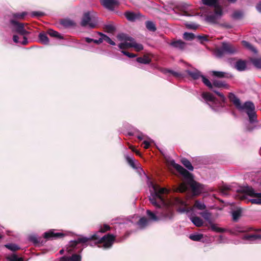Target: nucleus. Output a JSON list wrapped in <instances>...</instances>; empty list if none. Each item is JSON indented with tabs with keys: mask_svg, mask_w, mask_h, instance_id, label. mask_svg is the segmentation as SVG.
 I'll list each match as a JSON object with an SVG mask.
<instances>
[{
	"mask_svg": "<svg viewBox=\"0 0 261 261\" xmlns=\"http://www.w3.org/2000/svg\"><path fill=\"white\" fill-rule=\"evenodd\" d=\"M228 98L238 110L240 111H246L250 123L257 122V115L255 111V106L252 102L248 101H246L243 105H242L240 99L232 93H229Z\"/></svg>",
	"mask_w": 261,
	"mask_h": 261,
	"instance_id": "obj_1",
	"label": "nucleus"
},
{
	"mask_svg": "<svg viewBox=\"0 0 261 261\" xmlns=\"http://www.w3.org/2000/svg\"><path fill=\"white\" fill-rule=\"evenodd\" d=\"M98 239V237L96 234H94L89 237H79L76 240L71 241L69 242V244L67 245L66 251L68 253L71 254L73 252H75L76 249L80 248L78 246L79 244H82L83 246L84 244L90 241Z\"/></svg>",
	"mask_w": 261,
	"mask_h": 261,
	"instance_id": "obj_2",
	"label": "nucleus"
},
{
	"mask_svg": "<svg viewBox=\"0 0 261 261\" xmlns=\"http://www.w3.org/2000/svg\"><path fill=\"white\" fill-rule=\"evenodd\" d=\"M238 51V47L226 42H223L221 46L215 50V55L218 58L222 57L224 55H233Z\"/></svg>",
	"mask_w": 261,
	"mask_h": 261,
	"instance_id": "obj_3",
	"label": "nucleus"
},
{
	"mask_svg": "<svg viewBox=\"0 0 261 261\" xmlns=\"http://www.w3.org/2000/svg\"><path fill=\"white\" fill-rule=\"evenodd\" d=\"M237 192L239 194H245L250 197L255 198L249 199L248 202H250L252 204H261V193H255L251 187H242L237 190Z\"/></svg>",
	"mask_w": 261,
	"mask_h": 261,
	"instance_id": "obj_4",
	"label": "nucleus"
},
{
	"mask_svg": "<svg viewBox=\"0 0 261 261\" xmlns=\"http://www.w3.org/2000/svg\"><path fill=\"white\" fill-rule=\"evenodd\" d=\"M237 192L239 194H245L250 197L255 198L249 199L248 202H250L252 204H261V193H255L251 187H242L237 190Z\"/></svg>",
	"mask_w": 261,
	"mask_h": 261,
	"instance_id": "obj_5",
	"label": "nucleus"
},
{
	"mask_svg": "<svg viewBox=\"0 0 261 261\" xmlns=\"http://www.w3.org/2000/svg\"><path fill=\"white\" fill-rule=\"evenodd\" d=\"M189 185L192 189V192L195 195H198L201 192L202 185L192 179L189 181L187 184L183 182L181 183L177 189V191L182 193L186 192L188 190V185Z\"/></svg>",
	"mask_w": 261,
	"mask_h": 261,
	"instance_id": "obj_6",
	"label": "nucleus"
},
{
	"mask_svg": "<svg viewBox=\"0 0 261 261\" xmlns=\"http://www.w3.org/2000/svg\"><path fill=\"white\" fill-rule=\"evenodd\" d=\"M98 24L97 18L91 15L90 12H87L83 14L81 22V25L83 27L88 26L90 29L96 28Z\"/></svg>",
	"mask_w": 261,
	"mask_h": 261,
	"instance_id": "obj_7",
	"label": "nucleus"
},
{
	"mask_svg": "<svg viewBox=\"0 0 261 261\" xmlns=\"http://www.w3.org/2000/svg\"><path fill=\"white\" fill-rule=\"evenodd\" d=\"M97 237L98 239L95 240L97 241L95 244H103L102 247L105 249L111 248L115 240V236L110 233H108L101 238L98 236Z\"/></svg>",
	"mask_w": 261,
	"mask_h": 261,
	"instance_id": "obj_8",
	"label": "nucleus"
},
{
	"mask_svg": "<svg viewBox=\"0 0 261 261\" xmlns=\"http://www.w3.org/2000/svg\"><path fill=\"white\" fill-rule=\"evenodd\" d=\"M169 164L173 167L187 181V182L193 178V176L187 170L183 168L181 165L176 164L173 160L169 162Z\"/></svg>",
	"mask_w": 261,
	"mask_h": 261,
	"instance_id": "obj_9",
	"label": "nucleus"
},
{
	"mask_svg": "<svg viewBox=\"0 0 261 261\" xmlns=\"http://www.w3.org/2000/svg\"><path fill=\"white\" fill-rule=\"evenodd\" d=\"M10 23L14 27L15 31L22 36H27L30 34V32L24 29V26L28 23H21L15 19H10Z\"/></svg>",
	"mask_w": 261,
	"mask_h": 261,
	"instance_id": "obj_10",
	"label": "nucleus"
},
{
	"mask_svg": "<svg viewBox=\"0 0 261 261\" xmlns=\"http://www.w3.org/2000/svg\"><path fill=\"white\" fill-rule=\"evenodd\" d=\"M222 15V10L220 6H216L214 8V14L208 15L206 16V21L211 23H216L219 17Z\"/></svg>",
	"mask_w": 261,
	"mask_h": 261,
	"instance_id": "obj_11",
	"label": "nucleus"
},
{
	"mask_svg": "<svg viewBox=\"0 0 261 261\" xmlns=\"http://www.w3.org/2000/svg\"><path fill=\"white\" fill-rule=\"evenodd\" d=\"M173 216L172 208L169 206H165L161 209L159 218L165 220H171Z\"/></svg>",
	"mask_w": 261,
	"mask_h": 261,
	"instance_id": "obj_12",
	"label": "nucleus"
},
{
	"mask_svg": "<svg viewBox=\"0 0 261 261\" xmlns=\"http://www.w3.org/2000/svg\"><path fill=\"white\" fill-rule=\"evenodd\" d=\"M100 2L105 8L111 11H113L119 5L117 0H100Z\"/></svg>",
	"mask_w": 261,
	"mask_h": 261,
	"instance_id": "obj_13",
	"label": "nucleus"
},
{
	"mask_svg": "<svg viewBox=\"0 0 261 261\" xmlns=\"http://www.w3.org/2000/svg\"><path fill=\"white\" fill-rule=\"evenodd\" d=\"M152 188L154 191V194L160 200L163 202L164 198L162 196V194L168 193V190L165 188H161L159 185L152 184Z\"/></svg>",
	"mask_w": 261,
	"mask_h": 261,
	"instance_id": "obj_14",
	"label": "nucleus"
},
{
	"mask_svg": "<svg viewBox=\"0 0 261 261\" xmlns=\"http://www.w3.org/2000/svg\"><path fill=\"white\" fill-rule=\"evenodd\" d=\"M65 236V234L62 232H54L53 231H48L45 232L44 233V237L45 239H48V240H51L54 238L57 239V238H63Z\"/></svg>",
	"mask_w": 261,
	"mask_h": 261,
	"instance_id": "obj_15",
	"label": "nucleus"
},
{
	"mask_svg": "<svg viewBox=\"0 0 261 261\" xmlns=\"http://www.w3.org/2000/svg\"><path fill=\"white\" fill-rule=\"evenodd\" d=\"M247 67V62L241 59L237 61L235 64V68L240 71H244Z\"/></svg>",
	"mask_w": 261,
	"mask_h": 261,
	"instance_id": "obj_16",
	"label": "nucleus"
},
{
	"mask_svg": "<svg viewBox=\"0 0 261 261\" xmlns=\"http://www.w3.org/2000/svg\"><path fill=\"white\" fill-rule=\"evenodd\" d=\"M141 16L140 13H135L131 12H126L125 16L127 20L131 21H134L136 19H139Z\"/></svg>",
	"mask_w": 261,
	"mask_h": 261,
	"instance_id": "obj_17",
	"label": "nucleus"
},
{
	"mask_svg": "<svg viewBox=\"0 0 261 261\" xmlns=\"http://www.w3.org/2000/svg\"><path fill=\"white\" fill-rule=\"evenodd\" d=\"M213 87L218 88H224L225 89H228L229 88V86L224 81L217 80L213 81Z\"/></svg>",
	"mask_w": 261,
	"mask_h": 261,
	"instance_id": "obj_18",
	"label": "nucleus"
},
{
	"mask_svg": "<svg viewBox=\"0 0 261 261\" xmlns=\"http://www.w3.org/2000/svg\"><path fill=\"white\" fill-rule=\"evenodd\" d=\"M170 45L174 48L182 50L185 47L186 43L184 41L179 40L171 42L170 43Z\"/></svg>",
	"mask_w": 261,
	"mask_h": 261,
	"instance_id": "obj_19",
	"label": "nucleus"
},
{
	"mask_svg": "<svg viewBox=\"0 0 261 261\" xmlns=\"http://www.w3.org/2000/svg\"><path fill=\"white\" fill-rule=\"evenodd\" d=\"M201 96L206 102H215L217 100V98L214 97L212 94L209 92H203L202 93Z\"/></svg>",
	"mask_w": 261,
	"mask_h": 261,
	"instance_id": "obj_20",
	"label": "nucleus"
},
{
	"mask_svg": "<svg viewBox=\"0 0 261 261\" xmlns=\"http://www.w3.org/2000/svg\"><path fill=\"white\" fill-rule=\"evenodd\" d=\"M186 72L187 74L191 77L193 80H197L202 75L200 74V72L198 70H187Z\"/></svg>",
	"mask_w": 261,
	"mask_h": 261,
	"instance_id": "obj_21",
	"label": "nucleus"
},
{
	"mask_svg": "<svg viewBox=\"0 0 261 261\" xmlns=\"http://www.w3.org/2000/svg\"><path fill=\"white\" fill-rule=\"evenodd\" d=\"M191 221L197 227H201L203 225L202 220L197 216H194L190 218Z\"/></svg>",
	"mask_w": 261,
	"mask_h": 261,
	"instance_id": "obj_22",
	"label": "nucleus"
},
{
	"mask_svg": "<svg viewBox=\"0 0 261 261\" xmlns=\"http://www.w3.org/2000/svg\"><path fill=\"white\" fill-rule=\"evenodd\" d=\"M27 15V12H22L21 13H15L12 14L13 18L12 19H15L17 21L23 20L25 16Z\"/></svg>",
	"mask_w": 261,
	"mask_h": 261,
	"instance_id": "obj_23",
	"label": "nucleus"
},
{
	"mask_svg": "<svg viewBox=\"0 0 261 261\" xmlns=\"http://www.w3.org/2000/svg\"><path fill=\"white\" fill-rule=\"evenodd\" d=\"M136 61L142 64H147L151 62V60L147 56L144 55L143 57H140L137 58Z\"/></svg>",
	"mask_w": 261,
	"mask_h": 261,
	"instance_id": "obj_24",
	"label": "nucleus"
},
{
	"mask_svg": "<svg viewBox=\"0 0 261 261\" xmlns=\"http://www.w3.org/2000/svg\"><path fill=\"white\" fill-rule=\"evenodd\" d=\"M182 164L190 171H193L194 168L191 162L186 158H182L180 161Z\"/></svg>",
	"mask_w": 261,
	"mask_h": 261,
	"instance_id": "obj_25",
	"label": "nucleus"
},
{
	"mask_svg": "<svg viewBox=\"0 0 261 261\" xmlns=\"http://www.w3.org/2000/svg\"><path fill=\"white\" fill-rule=\"evenodd\" d=\"M117 38L121 41H129L130 42H133L135 40L133 37L123 33L118 35Z\"/></svg>",
	"mask_w": 261,
	"mask_h": 261,
	"instance_id": "obj_26",
	"label": "nucleus"
},
{
	"mask_svg": "<svg viewBox=\"0 0 261 261\" xmlns=\"http://www.w3.org/2000/svg\"><path fill=\"white\" fill-rule=\"evenodd\" d=\"M146 214L148 219L150 221H158L160 219L159 217L157 216L155 213H153L150 210H147Z\"/></svg>",
	"mask_w": 261,
	"mask_h": 261,
	"instance_id": "obj_27",
	"label": "nucleus"
},
{
	"mask_svg": "<svg viewBox=\"0 0 261 261\" xmlns=\"http://www.w3.org/2000/svg\"><path fill=\"white\" fill-rule=\"evenodd\" d=\"M47 34L52 37H55L59 39H63V37L58 32L54 31L52 29H49L47 31Z\"/></svg>",
	"mask_w": 261,
	"mask_h": 261,
	"instance_id": "obj_28",
	"label": "nucleus"
},
{
	"mask_svg": "<svg viewBox=\"0 0 261 261\" xmlns=\"http://www.w3.org/2000/svg\"><path fill=\"white\" fill-rule=\"evenodd\" d=\"M243 239L250 241L261 239V234H246L243 237Z\"/></svg>",
	"mask_w": 261,
	"mask_h": 261,
	"instance_id": "obj_29",
	"label": "nucleus"
},
{
	"mask_svg": "<svg viewBox=\"0 0 261 261\" xmlns=\"http://www.w3.org/2000/svg\"><path fill=\"white\" fill-rule=\"evenodd\" d=\"M145 26L147 29L151 32H155L156 30L155 24L153 21H146Z\"/></svg>",
	"mask_w": 261,
	"mask_h": 261,
	"instance_id": "obj_30",
	"label": "nucleus"
},
{
	"mask_svg": "<svg viewBox=\"0 0 261 261\" xmlns=\"http://www.w3.org/2000/svg\"><path fill=\"white\" fill-rule=\"evenodd\" d=\"M39 39L42 43L46 45L49 44V39L45 33H40L39 35Z\"/></svg>",
	"mask_w": 261,
	"mask_h": 261,
	"instance_id": "obj_31",
	"label": "nucleus"
},
{
	"mask_svg": "<svg viewBox=\"0 0 261 261\" xmlns=\"http://www.w3.org/2000/svg\"><path fill=\"white\" fill-rule=\"evenodd\" d=\"M212 73L213 76L218 78L228 77V74L225 72L213 71Z\"/></svg>",
	"mask_w": 261,
	"mask_h": 261,
	"instance_id": "obj_32",
	"label": "nucleus"
},
{
	"mask_svg": "<svg viewBox=\"0 0 261 261\" xmlns=\"http://www.w3.org/2000/svg\"><path fill=\"white\" fill-rule=\"evenodd\" d=\"M208 224L210 225L211 229L215 232L223 233L225 231L224 228L218 227L216 224H214L212 221L211 223Z\"/></svg>",
	"mask_w": 261,
	"mask_h": 261,
	"instance_id": "obj_33",
	"label": "nucleus"
},
{
	"mask_svg": "<svg viewBox=\"0 0 261 261\" xmlns=\"http://www.w3.org/2000/svg\"><path fill=\"white\" fill-rule=\"evenodd\" d=\"M200 215L208 223H211L212 222L211 216L212 214L207 211H205L200 213Z\"/></svg>",
	"mask_w": 261,
	"mask_h": 261,
	"instance_id": "obj_34",
	"label": "nucleus"
},
{
	"mask_svg": "<svg viewBox=\"0 0 261 261\" xmlns=\"http://www.w3.org/2000/svg\"><path fill=\"white\" fill-rule=\"evenodd\" d=\"M98 34L100 37H102L103 41H106L107 43H109L111 45H115V43L113 40H112V39L109 37H108L106 35H105L101 32H98Z\"/></svg>",
	"mask_w": 261,
	"mask_h": 261,
	"instance_id": "obj_35",
	"label": "nucleus"
},
{
	"mask_svg": "<svg viewBox=\"0 0 261 261\" xmlns=\"http://www.w3.org/2000/svg\"><path fill=\"white\" fill-rule=\"evenodd\" d=\"M193 206L194 208H197L199 210H203L206 208L205 205L199 200H196L195 201Z\"/></svg>",
	"mask_w": 261,
	"mask_h": 261,
	"instance_id": "obj_36",
	"label": "nucleus"
},
{
	"mask_svg": "<svg viewBox=\"0 0 261 261\" xmlns=\"http://www.w3.org/2000/svg\"><path fill=\"white\" fill-rule=\"evenodd\" d=\"M242 211L240 208L233 211L232 213L233 220L237 221L241 216Z\"/></svg>",
	"mask_w": 261,
	"mask_h": 261,
	"instance_id": "obj_37",
	"label": "nucleus"
},
{
	"mask_svg": "<svg viewBox=\"0 0 261 261\" xmlns=\"http://www.w3.org/2000/svg\"><path fill=\"white\" fill-rule=\"evenodd\" d=\"M203 236L202 234H191L189 236V239L194 241H199Z\"/></svg>",
	"mask_w": 261,
	"mask_h": 261,
	"instance_id": "obj_38",
	"label": "nucleus"
},
{
	"mask_svg": "<svg viewBox=\"0 0 261 261\" xmlns=\"http://www.w3.org/2000/svg\"><path fill=\"white\" fill-rule=\"evenodd\" d=\"M183 38L186 40L191 41L195 38V36L192 33L185 32L183 34Z\"/></svg>",
	"mask_w": 261,
	"mask_h": 261,
	"instance_id": "obj_39",
	"label": "nucleus"
},
{
	"mask_svg": "<svg viewBox=\"0 0 261 261\" xmlns=\"http://www.w3.org/2000/svg\"><path fill=\"white\" fill-rule=\"evenodd\" d=\"M202 82L206 85L210 89H213V83H212L208 79L206 78L204 75L201 76Z\"/></svg>",
	"mask_w": 261,
	"mask_h": 261,
	"instance_id": "obj_40",
	"label": "nucleus"
},
{
	"mask_svg": "<svg viewBox=\"0 0 261 261\" xmlns=\"http://www.w3.org/2000/svg\"><path fill=\"white\" fill-rule=\"evenodd\" d=\"M7 259L8 261H23V258L19 257L15 254H13L12 255L8 256Z\"/></svg>",
	"mask_w": 261,
	"mask_h": 261,
	"instance_id": "obj_41",
	"label": "nucleus"
},
{
	"mask_svg": "<svg viewBox=\"0 0 261 261\" xmlns=\"http://www.w3.org/2000/svg\"><path fill=\"white\" fill-rule=\"evenodd\" d=\"M132 47H134L137 51H140L143 49V45L141 44H140V43H137L135 41V40H134L132 42Z\"/></svg>",
	"mask_w": 261,
	"mask_h": 261,
	"instance_id": "obj_42",
	"label": "nucleus"
},
{
	"mask_svg": "<svg viewBox=\"0 0 261 261\" xmlns=\"http://www.w3.org/2000/svg\"><path fill=\"white\" fill-rule=\"evenodd\" d=\"M61 24L66 27H71L74 25L73 21L69 19H63L61 22Z\"/></svg>",
	"mask_w": 261,
	"mask_h": 261,
	"instance_id": "obj_43",
	"label": "nucleus"
},
{
	"mask_svg": "<svg viewBox=\"0 0 261 261\" xmlns=\"http://www.w3.org/2000/svg\"><path fill=\"white\" fill-rule=\"evenodd\" d=\"M111 229L110 226L108 224H104L103 226H101L98 231H97L95 234L98 236V233L99 232L105 233Z\"/></svg>",
	"mask_w": 261,
	"mask_h": 261,
	"instance_id": "obj_44",
	"label": "nucleus"
},
{
	"mask_svg": "<svg viewBox=\"0 0 261 261\" xmlns=\"http://www.w3.org/2000/svg\"><path fill=\"white\" fill-rule=\"evenodd\" d=\"M148 224V220L145 217L141 218L138 222V224L141 227H144Z\"/></svg>",
	"mask_w": 261,
	"mask_h": 261,
	"instance_id": "obj_45",
	"label": "nucleus"
},
{
	"mask_svg": "<svg viewBox=\"0 0 261 261\" xmlns=\"http://www.w3.org/2000/svg\"><path fill=\"white\" fill-rule=\"evenodd\" d=\"M29 240L31 242H33L35 245H39L40 243L41 238H38L35 236H31L30 237Z\"/></svg>",
	"mask_w": 261,
	"mask_h": 261,
	"instance_id": "obj_46",
	"label": "nucleus"
},
{
	"mask_svg": "<svg viewBox=\"0 0 261 261\" xmlns=\"http://www.w3.org/2000/svg\"><path fill=\"white\" fill-rule=\"evenodd\" d=\"M164 73H171L173 76H174L175 77L180 78L182 77V74L179 73L176 71H174L172 70H169V69H165Z\"/></svg>",
	"mask_w": 261,
	"mask_h": 261,
	"instance_id": "obj_47",
	"label": "nucleus"
},
{
	"mask_svg": "<svg viewBox=\"0 0 261 261\" xmlns=\"http://www.w3.org/2000/svg\"><path fill=\"white\" fill-rule=\"evenodd\" d=\"M120 49H124L126 48H130L132 47V42H123L121 43L118 45Z\"/></svg>",
	"mask_w": 261,
	"mask_h": 261,
	"instance_id": "obj_48",
	"label": "nucleus"
},
{
	"mask_svg": "<svg viewBox=\"0 0 261 261\" xmlns=\"http://www.w3.org/2000/svg\"><path fill=\"white\" fill-rule=\"evenodd\" d=\"M203 3L204 5L210 6H214V8L216 6H218L216 3L217 0H202Z\"/></svg>",
	"mask_w": 261,
	"mask_h": 261,
	"instance_id": "obj_49",
	"label": "nucleus"
},
{
	"mask_svg": "<svg viewBox=\"0 0 261 261\" xmlns=\"http://www.w3.org/2000/svg\"><path fill=\"white\" fill-rule=\"evenodd\" d=\"M70 261H81L82 256L76 253L73 254L71 256L69 257Z\"/></svg>",
	"mask_w": 261,
	"mask_h": 261,
	"instance_id": "obj_50",
	"label": "nucleus"
},
{
	"mask_svg": "<svg viewBox=\"0 0 261 261\" xmlns=\"http://www.w3.org/2000/svg\"><path fill=\"white\" fill-rule=\"evenodd\" d=\"M156 198L158 197L155 196L154 194L153 195H152V197L149 198V201L150 203L154 206L158 207H160V205L156 202Z\"/></svg>",
	"mask_w": 261,
	"mask_h": 261,
	"instance_id": "obj_51",
	"label": "nucleus"
},
{
	"mask_svg": "<svg viewBox=\"0 0 261 261\" xmlns=\"http://www.w3.org/2000/svg\"><path fill=\"white\" fill-rule=\"evenodd\" d=\"M6 247L9 250L15 251L19 249V247L15 244H10L5 245Z\"/></svg>",
	"mask_w": 261,
	"mask_h": 261,
	"instance_id": "obj_52",
	"label": "nucleus"
},
{
	"mask_svg": "<svg viewBox=\"0 0 261 261\" xmlns=\"http://www.w3.org/2000/svg\"><path fill=\"white\" fill-rule=\"evenodd\" d=\"M252 62L255 67L261 68V58L254 59L252 60Z\"/></svg>",
	"mask_w": 261,
	"mask_h": 261,
	"instance_id": "obj_53",
	"label": "nucleus"
},
{
	"mask_svg": "<svg viewBox=\"0 0 261 261\" xmlns=\"http://www.w3.org/2000/svg\"><path fill=\"white\" fill-rule=\"evenodd\" d=\"M198 25L194 23H186V27L187 28L189 29H192L194 30H196L198 28Z\"/></svg>",
	"mask_w": 261,
	"mask_h": 261,
	"instance_id": "obj_54",
	"label": "nucleus"
},
{
	"mask_svg": "<svg viewBox=\"0 0 261 261\" xmlns=\"http://www.w3.org/2000/svg\"><path fill=\"white\" fill-rule=\"evenodd\" d=\"M242 16L243 13L239 11H235L232 14V17L234 19H240Z\"/></svg>",
	"mask_w": 261,
	"mask_h": 261,
	"instance_id": "obj_55",
	"label": "nucleus"
},
{
	"mask_svg": "<svg viewBox=\"0 0 261 261\" xmlns=\"http://www.w3.org/2000/svg\"><path fill=\"white\" fill-rule=\"evenodd\" d=\"M126 161L127 163L129 164V165L133 168L136 169V167L135 166V163L133 159L129 156H126Z\"/></svg>",
	"mask_w": 261,
	"mask_h": 261,
	"instance_id": "obj_56",
	"label": "nucleus"
},
{
	"mask_svg": "<svg viewBox=\"0 0 261 261\" xmlns=\"http://www.w3.org/2000/svg\"><path fill=\"white\" fill-rule=\"evenodd\" d=\"M242 43L244 46L247 47V48H248L250 50H253V46L248 41H242Z\"/></svg>",
	"mask_w": 261,
	"mask_h": 261,
	"instance_id": "obj_57",
	"label": "nucleus"
},
{
	"mask_svg": "<svg viewBox=\"0 0 261 261\" xmlns=\"http://www.w3.org/2000/svg\"><path fill=\"white\" fill-rule=\"evenodd\" d=\"M197 38L199 41H200L201 43H203L204 41H208V36L207 35H203V36L198 35L197 36Z\"/></svg>",
	"mask_w": 261,
	"mask_h": 261,
	"instance_id": "obj_58",
	"label": "nucleus"
},
{
	"mask_svg": "<svg viewBox=\"0 0 261 261\" xmlns=\"http://www.w3.org/2000/svg\"><path fill=\"white\" fill-rule=\"evenodd\" d=\"M215 93H216L218 96H219L221 98V100L223 102H225V96H224V95L218 92V91L216 90H214L213 89H211Z\"/></svg>",
	"mask_w": 261,
	"mask_h": 261,
	"instance_id": "obj_59",
	"label": "nucleus"
},
{
	"mask_svg": "<svg viewBox=\"0 0 261 261\" xmlns=\"http://www.w3.org/2000/svg\"><path fill=\"white\" fill-rule=\"evenodd\" d=\"M215 93H216L218 96H219L221 98V100L223 102H225V96H224V95L218 92V91L216 90H214L213 89H211Z\"/></svg>",
	"mask_w": 261,
	"mask_h": 261,
	"instance_id": "obj_60",
	"label": "nucleus"
},
{
	"mask_svg": "<svg viewBox=\"0 0 261 261\" xmlns=\"http://www.w3.org/2000/svg\"><path fill=\"white\" fill-rule=\"evenodd\" d=\"M105 29L108 33H112L115 30V27L112 25H107L105 26Z\"/></svg>",
	"mask_w": 261,
	"mask_h": 261,
	"instance_id": "obj_61",
	"label": "nucleus"
},
{
	"mask_svg": "<svg viewBox=\"0 0 261 261\" xmlns=\"http://www.w3.org/2000/svg\"><path fill=\"white\" fill-rule=\"evenodd\" d=\"M122 53H123L124 55L127 56L128 57L130 58H133L137 56L136 55L129 53L128 51H127L126 50H122L121 51Z\"/></svg>",
	"mask_w": 261,
	"mask_h": 261,
	"instance_id": "obj_62",
	"label": "nucleus"
},
{
	"mask_svg": "<svg viewBox=\"0 0 261 261\" xmlns=\"http://www.w3.org/2000/svg\"><path fill=\"white\" fill-rule=\"evenodd\" d=\"M44 15V13L42 12L34 11L32 13V16L33 17H41Z\"/></svg>",
	"mask_w": 261,
	"mask_h": 261,
	"instance_id": "obj_63",
	"label": "nucleus"
},
{
	"mask_svg": "<svg viewBox=\"0 0 261 261\" xmlns=\"http://www.w3.org/2000/svg\"><path fill=\"white\" fill-rule=\"evenodd\" d=\"M59 261H70L69 257L63 256L60 257Z\"/></svg>",
	"mask_w": 261,
	"mask_h": 261,
	"instance_id": "obj_64",
	"label": "nucleus"
}]
</instances>
